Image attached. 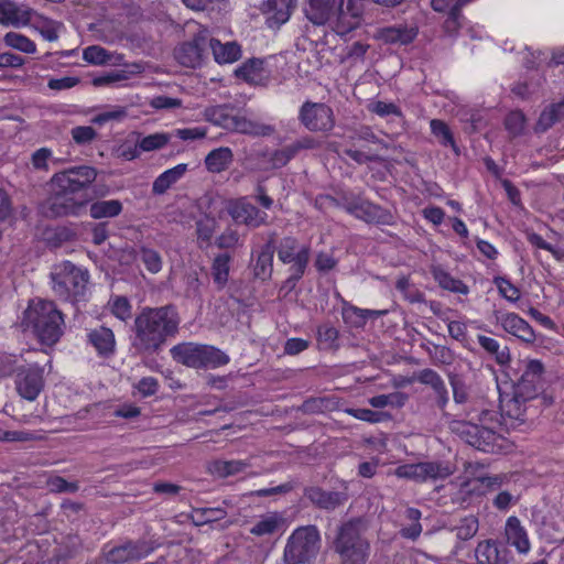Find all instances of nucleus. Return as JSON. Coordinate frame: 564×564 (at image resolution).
Listing matches in <instances>:
<instances>
[{
  "label": "nucleus",
  "mask_w": 564,
  "mask_h": 564,
  "mask_svg": "<svg viewBox=\"0 0 564 564\" xmlns=\"http://www.w3.org/2000/svg\"><path fill=\"white\" fill-rule=\"evenodd\" d=\"M477 564H505L506 560L501 555L495 541L486 540L478 543L475 550Z\"/></svg>",
  "instance_id": "37"
},
{
  "label": "nucleus",
  "mask_w": 564,
  "mask_h": 564,
  "mask_svg": "<svg viewBox=\"0 0 564 564\" xmlns=\"http://www.w3.org/2000/svg\"><path fill=\"white\" fill-rule=\"evenodd\" d=\"M187 171V164L181 163L161 173L152 184L154 194H164L173 184H175Z\"/></svg>",
  "instance_id": "36"
},
{
  "label": "nucleus",
  "mask_w": 564,
  "mask_h": 564,
  "mask_svg": "<svg viewBox=\"0 0 564 564\" xmlns=\"http://www.w3.org/2000/svg\"><path fill=\"white\" fill-rule=\"evenodd\" d=\"M35 11L14 0H0V25L22 28L30 24Z\"/></svg>",
  "instance_id": "19"
},
{
  "label": "nucleus",
  "mask_w": 564,
  "mask_h": 564,
  "mask_svg": "<svg viewBox=\"0 0 564 564\" xmlns=\"http://www.w3.org/2000/svg\"><path fill=\"white\" fill-rule=\"evenodd\" d=\"M225 517L226 511L220 508H202L194 511V522L196 525L219 521Z\"/></svg>",
  "instance_id": "55"
},
{
  "label": "nucleus",
  "mask_w": 564,
  "mask_h": 564,
  "mask_svg": "<svg viewBox=\"0 0 564 564\" xmlns=\"http://www.w3.org/2000/svg\"><path fill=\"white\" fill-rule=\"evenodd\" d=\"M525 402L514 393L513 398L501 406L502 424L506 426L510 425L511 427L522 424L525 421Z\"/></svg>",
  "instance_id": "33"
},
{
  "label": "nucleus",
  "mask_w": 564,
  "mask_h": 564,
  "mask_svg": "<svg viewBox=\"0 0 564 564\" xmlns=\"http://www.w3.org/2000/svg\"><path fill=\"white\" fill-rule=\"evenodd\" d=\"M558 121L560 120L556 116L555 109L551 105L541 112L539 120L535 124V131L545 132L547 129L553 127Z\"/></svg>",
  "instance_id": "64"
},
{
  "label": "nucleus",
  "mask_w": 564,
  "mask_h": 564,
  "mask_svg": "<svg viewBox=\"0 0 564 564\" xmlns=\"http://www.w3.org/2000/svg\"><path fill=\"white\" fill-rule=\"evenodd\" d=\"M361 21V10L354 0H348L346 7L343 4L335 9L330 20L327 21L334 32L340 36H345L352 30L357 29Z\"/></svg>",
  "instance_id": "17"
},
{
  "label": "nucleus",
  "mask_w": 564,
  "mask_h": 564,
  "mask_svg": "<svg viewBox=\"0 0 564 564\" xmlns=\"http://www.w3.org/2000/svg\"><path fill=\"white\" fill-rule=\"evenodd\" d=\"M417 28L405 24L381 28L376 33V39L384 44L408 45L417 36Z\"/></svg>",
  "instance_id": "25"
},
{
  "label": "nucleus",
  "mask_w": 564,
  "mask_h": 564,
  "mask_svg": "<svg viewBox=\"0 0 564 564\" xmlns=\"http://www.w3.org/2000/svg\"><path fill=\"white\" fill-rule=\"evenodd\" d=\"M357 137L359 140H364L367 142H371L375 144H378L382 150L386 151H392L394 153H402V148L400 145H397L392 142L379 139L371 128L369 127H362L358 133Z\"/></svg>",
  "instance_id": "51"
},
{
  "label": "nucleus",
  "mask_w": 564,
  "mask_h": 564,
  "mask_svg": "<svg viewBox=\"0 0 564 564\" xmlns=\"http://www.w3.org/2000/svg\"><path fill=\"white\" fill-rule=\"evenodd\" d=\"M138 258L150 273L155 274L162 270V257L156 250L142 246L138 250Z\"/></svg>",
  "instance_id": "48"
},
{
  "label": "nucleus",
  "mask_w": 564,
  "mask_h": 564,
  "mask_svg": "<svg viewBox=\"0 0 564 564\" xmlns=\"http://www.w3.org/2000/svg\"><path fill=\"white\" fill-rule=\"evenodd\" d=\"M544 366L541 361L533 359L527 362L525 368L518 380L514 393L522 398V401H529L538 397L543 390Z\"/></svg>",
  "instance_id": "14"
},
{
  "label": "nucleus",
  "mask_w": 564,
  "mask_h": 564,
  "mask_svg": "<svg viewBox=\"0 0 564 564\" xmlns=\"http://www.w3.org/2000/svg\"><path fill=\"white\" fill-rule=\"evenodd\" d=\"M297 119L311 132H329L335 127L334 111L324 102L305 101L299 110Z\"/></svg>",
  "instance_id": "12"
},
{
  "label": "nucleus",
  "mask_w": 564,
  "mask_h": 564,
  "mask_svg": "<svg viewBox=\"0 0 564 564\" xmlns=\"http://www.w3.org/2000/svg\"><path fill=\"white\" fill-rule=\"evenodd\" d=\"M525 116L520 110L511 111L505 120V127L512 137L521 135L525 129Z\"/></svg>",
  "instance_id": "54"
},
{
  "label": "nucleus",
  "mask_w": 564,
  "mask_h": 564,
  "mask_svg": "<svg viewBox=\"0 0 564 564\" xmlns=\"http://www.w3.org/2000/svg\"><path fill=\"white\" fill-rule=\"evenodd\" d=\"M70 135L76 144L86 145L97 138V131L90 126H77L70 130Z\"/></svg>",
  "instance_id": "59"
},
{
  "label": "nucleus",
  "mask_w": 564,
  "mask_h": 564,
  "mask_svg": "<svg viewBox=\"0 0 564 564\" xmlns=\"http://www.w3.org/2000/svg\"><path fill=\"white\" fill-rule=\"evenodd\" d=\"M98 172L94 166L79 165L55 173L51 178L53 188L78 194L86 191L96 181Z\"/></svg>",
  "instance_id": "11"
},
{
  "label": "nucleus",
  "mask_w": 564,
  "mask_h": 564,
  "mask_svg": "<svg viewBox=\"0 0 564 564\" xmlns=\"http://www.w3.org/2000/svg\"><path fill=\"white\" fill-rule=\"evenodd\" d=\"M278 259L284 264H291V275L285 283L293 288L305 273L310 262L311 248L307 245H301L293 236H286L281 239L278 246Z\"/></svg>",
  "instance_id": "9"
},
{
  "label": "nucleus",
  "mask_w": 564,
  "mask_h": 564,
  "mask_svg": "<svg viewBox=\"0 0 564 564\" xmlns=\"http://www.w3.org/2000/svg\"><path fill=\"white\" fill-rule=\"evenodd\" d=\"M321 549V534L316 525L295 529L284 547L285 564H310Z\"/></svg>",
  "instance_id": "6"
},
{
  "label": "nucleus",
  "mask_w": 564,
  "mask_h": 564,
  "mask_svg": "<svg viewBox=\"0 0 564 564\" xmlns=\"http://www.w3.org/2000/svg\"><path fill=\"white\" fill-rule=\"evenodd\" d=\"M275 131L274 127L262 122L258 118L249 116L247 111L236 112L231 132L251 137H269Z\"/></svg>",
  "instance_id": "24"
},
{
  "label": "nucleus",
  "mask_w": 564,
  "mask_h": 564,
  "mask_svg": "<svg viewBox=\"0 0 564 564\" xmlns=\"http://www.w3.org/2000/svg\"><path fill=\"white\" fill-rule=\"evenodd\" d=\"M139 132H132L124 141H122L115 150V154L126 161H132L141 155L139 147Z\"/></svg>",
  "instance_id": "43"
},
{
  "label": "nucleus",
  "mask_w": 564,
  "mask_h": 564,
  "mask_svg": "<svg viewBox=\"0 0 564 564\" xmlns=\"http://www.w3.org/2000/svg\"><path fill=\"white\" fill-rule=\"evenodd\" d=\"M338 205L349 215L367 224L389 226L394 223V217L390 210L351 192L345 193L341 203Z\"/></svg>",
  "instance_id": "8"
},
{
  "label": "nucleus",
  "mask_w": 564,
  "mask_h": 564,
  "mask_svg": "<svg viewBox=\"0 0 564 564\" xmlns=\"http://www.w3.org/2000/svg\"><path fill=\"white\" fill-rule=\"evenodd\" d=\"M419 382L430 386L436 395V404L443 410L448 403V392L442 377L433 369H423L417 376Z\"/></svg>",
  "instance_id": "31"
},
{
  "label": "nucleus",
  "mask_w": 564,
  "mask_h": 564,
  "mask_svg": "<svg viewBox=\"0 0 564 564\" xmlns=\"http://www.w3.org/2000/svg\"><path fill=\"white\" fill-rule=\"evenodd\" d=\"M238 78L251 85L265 86L270 80V70L264 67V61L250 58L235 70Z\"/></svg>",
  "instance_id": "26"
},
{
  "label": "nucleus",
  "mask_w": 564,
  "mask_h": 564,
  "mask_svg": "<svg viewBox=\"0 0 564 564\" xmlns=\"http://www.w3.org/2000/svg\"><path fill=\"white\" fill-rule=\"evenodd\" d=\"M234 161L232 150L228 147H220L212 150L205 158L206 170L210 173L226 171Z\"/></svg>",
  "instance_id": "35"
},
{
  "label": "nucleus",
  "mask_w": 564,
  "mask_h": 564,
  "mask_svg": "<svg viewBox=\"0 0 564 564\" xmlns=\"http://www.w3.org/2000/svg\"><path fill=\"white\" fill-rule=\"evenodd\" d=\"M297 6V0H267L263 4L265 24L270 29H280L285 24Z\"/></svg>",
  "instance_id": "21"
},
{
  "label": "nucleus",
  "mask_w": 564,
  "mask_h": 564,
  "mask_svg": "<svg viewBox=\"0 0 564 564\" xmlns=\"http://www.w3.org/2000/svg\"><path fill=\"white\" fill-rule=\"evenodd\" d=\"M111 313L121 321H127L131 317V304L124 296H116L110 302Z\"/></svg>",
  "instance_id": "60"
},
{
  "label": "nucleus",
  "mask_w": 564,
  "mask_h": 564,
  "mask_svg": "<svg viewBox=\"0 0 564 564\" xmlns=\"http://www.w3.org/2000/svg\"><path fill=\"white\" fill-rule=\"evenodd\" d=\"M280 519L276 514L262 517L251 529L250 533L257 536L272 534L276 531Z\"/></svg>",
  "instance_id": "52"
},
{
  "label": "nucleus",
  "mask_w": 564,
  "mask_h": 564,
  "mask_svg": "<svg viewBox=\"0 0 564 564\" xmlns=\"http://www.w3.org/2000/svg\"><path fill=\"white\" fill-rule=\"evenodd\" d=\"M34 15L36 17V20L32 24V28L37 31L46 41H56L58 39V31L62 26V23L40 15L36 12Z\"/></svg>",
  "instance_id": "46"
},
{
  "label": "nucleus",
  "mask_w": 564,
  "mask_h": 564,
  "mask_svg": "<svg viewBox=\"0 0 564 564\" xmlns=\"http://www.w3.org/2000/svg\"><path fill=\"white\" fill-rule=\"evenodd\" d=\"M87 341L95 348L97 355L100 357H109L115 352V334L108 327L100 326L89 330Z\"/></svg>",
  "instance_id": "28"
},
{
  "label": "nucleus",
  "mask_w": 564,
  "mask_h": 564,
  "mask_svg": "<svg viewBox=\"0 0 564 564\" xmlns=\"http://www.w3.org/2000/svg\"><path fill=\"white\" fill-rule=\"evenodd\" d=\"M430 127L433 135L438 140L441 145L451 147L456 154L459 153L454 135L449 127L443 120L432 119Z\"/></svg>",
  "instance_id": "45"
},
{
  "label": "nucleus",
  "mask_w": 564,
  "mask_h": 564,
  "mask_svg": "<svg viewBox=\"0 0 564 564\" xmlns=\"http://www.w3.org/2000/svg\"><path fill=\"white\" fill-rule=\"evenodd\" d=\"M334 550L341 564H366L370 554V543L362 534L360 520L343 523L334 540Z\"/></svg>",
  "instance_id": "4"
},
{
  "label": "nucleus",
  "mask_w": 564,
  "mask_h": 564,
  "mask_svg": "<svg viewBox=\"0 0 564 564\" xmlns=\"http://www.w3.org/2000/svg\"><path fill=\"white\" fill-rule=\"evenodd\" d=\"M173 138L181 139L183 141H193L198 139H204L207 135V128L205 127H193V128H183V129H174L170 132Z\"/></svg>",
  "instance_id": "61"
},
{
  "label": "nucleus",
  "mask_w": 564,
  "mask_h": 564,
  "mask_svg": "<svg viewBox=\"0 0 564 564\" xmlns=\"http://www.w3.org/2000/svg\"><path fill=\"white\" fill-rule=\"evenodd\" d=\"M234 110V106L224 104L207 107L203 115L206 121L231 132L236 115Z\"/></svg>",
  "instance_id": "30"
},
{
  "label": "nucleus",
  "mask_w": 564,
  "mask_h": 564,
  "mask_svg": "<svg viewBox=\"0 0 564 564\" xmlns=\"http://www.w3.org/2000/svg\"><path fill=\"white\" fill-rule=\"evenodd\" d=\"M394 475L399 478L422 482L427 479L446 477L448 473L436 462H422L417 464L401 465L395 468Z\"/></svg>",
  "instance_id": "18"
},
{
  "label": "nucleus",
  "mask_w": 564,
  "mask_h": 564,
  "mask_svg": "<svg viewBox=\"0 0 564 564\" xmlns=\"http://www.w3.org/2000/svg\"><path fill=\"white\" fill-rule=\"evenodd\" d=\"M231 256L227 252L217 254L212 262V276L217 288L224 289L229 280Z\"/></svg>",
  "instance_id": "38"
},
{
  "label": "nucleus",
  "mask_w": 564,
  "mask_h": 564,
  "mask_svg": "<svg viewBox=\"0 0 564 564\" xmlns=\"http://www.w3.org/2000/svg\"><path fill=\"white\" fill-rule=\"evenodd\" d=\"M430 272L440 288L458 294H468L469 288L462 280L452 276L443 265L433 263Z\"/></svg>",
  "instance_id": "32"
},
{
  "label": "nucleus",
  "mask_w": 564,
  "mask_h": 564,
  "mask_svg": "<svg viewBox=\"0 0 564 564\" xmlns=\"http://www.w3.org/2000/svg\"><path fill=\"white\" fill-rule=\"evenodd\" d=\"M180 323L173 305L144 307L134 318L131 346L140 355H159L167 338L177 334Z\"/></svg>",
  "instance_id": "1"
},
{
  "label": "nucleus",
  "mask_w": 564,
  "mask_h": 564,
  "mask_svg": "<svg viewBox=\"0 0 564 564\" xmlns=\"http://www.w3.org/2000/svg\"><path fill=\"white\" fill-rule=\"evenodd\" d=\"M215 245L219 249L228 250L242 246V241L237 230L226 228L218 237H216Z\"/></svg>",
  "instance_id": "57"
},
{
  "label": "nucleus",
  "mask_w": 564,
  "mask_h": 564,
  "mask_svg": "<svg viewBox=\"0 0 564 564\" xmlns=\"http://www.w3.org/2000/svg\"><path fill=\"white\" fill-rule=\"evenodd\" d=\"M249 463L240 459L223 460L217 459L209 464V471L221 478L234 476L245 471L249 467Z\"/></svg>",
  "instance_id": "39"
},
{
  "label": "nucleus",
  "mask_w": 564,
  "mask_h": 564,
  "mask_svg": "<svg viewBox=\"0 0 564 564\" xmlns=\"http://www.w3.org/2000/svg\"><path fill=\"white\" fill-rule=\"evenodd\" d=\"M477 340L480 347L492 356L500 366L507 365L510 361L509 348L507 346L501 348L499 341L495 338L478 335Z\"/></svg>",
  "instance_id": "40"
},
{
  "label": "nucleus",
  "mask_w": 564,
  "mask_h": 564,
  "mask_svg": "<svg viewBox=\"0 0 564 564\" xmlns=\"http://www.w3.org/2000/svg\"><path fill=\"white\" fill-rule=\"evenodd\" d=\"M24 315L26 324L33 328L42 344L52 346L62 337L65 325L64 316L54 302L33 300Z\"/></svg>",
  "instance_id": "3"
},
{
  "label": "nucleus",
  "mask_w": 564,
  "mask_h": 564,
  "mask_svg": "<svg viewBox=\"0 0 564 564\" xmlns=\"http://www.w3.org/2000/svg\"><path fill=\"white\" fill-rule=\"evenodd\" d=\"M273 253L274 250L270 242L262 247L253 269L257 278L267 280L271 276L273 270Z\"/></svg>",
  "instance_id": "41"
},
{
  "label": "nucleus",
  "mask_w": 564,
  "mask_h": 564,
  "mask_svg": "<svg viewBox=\"0 0 564 564\" xmlns=\"http://www.w3.org/2000/svg\"><path fill=\"white\" fill-rule=\"evenodd\" d=\"M153 543L145 540L127 541L123 544L105 551V558L109 564H123L130 561H140L154 551Z\"/></svg>",
  "instance_id": "15"
},
{
  "label": "nucleus",
  "mask_w": 564,
  "mask_h": 564,
  "mask_svg": "<svg viewBox=\"0 0 564 564\" xmlns=\"http://www.w3.org/2000/svg\"><path fill=\"white\" fill-rule=\"evenodd\" d=\"M209 47L215 61L219 64H230L241 57V47L237 42L221 43L216 39H210Z\"/></svg>",
  "instance_id": "34"
},
{
  "label": "nucleus",
  "mask_w": 564,
  "mask_h": 564,
  "mask_svg": "<svg viewBox=\"0 0 564 564\" xmlns=\"http://www.w3.org/2000/svg\"><path fill=\"white\" fill-rule=\"evenodd\" d=\"M83 59L89 64L104 65L110 61V54L101 46L91 45L83 51Z\"/></svg>",
  "instance_id": "58"
},
{
  "label": "nucleus",
  "mask_w": 564,
  "mask_h": 564,
  "mask_svg": "<svg viewBox=\"0 0 564 564\" xmlns=\"http://www.w3.org/2000/svg\"><path fill=\"white\" fill-rule=\"evenodd\" d=\"M228 214L235 223L249 228H259L268 223V214L251 204L247 197L230 202Z\"/></svg>",
  "instance_id": "16"
},
{
  "label": "nucleus",
  "mask_w": 564,
  "mask_h": 564,
  "mask_svg": "<svg viewBox=\"0 0 564 564\" xmlns=\"http://www.w3.org/2000/svg\"><path fill=\"white\" fill-rule=\"evenodd\" d=\"M14 383L20 397L34 401L44 388L43 368L37 365L18 367Z\"/></svg>",
  "instance_id": "13"
},
{
  "label": "nucleus",
  "mask_w": 564,
  "mask_h": 564,
  "mask_svg": "<svg viewBox=\"0 0 564 564\" xmlns=\"http://www.w3.org/2000/svg\"><path fill=\"white\" fill-rule=\"evenodd\" d=\"M499 293L509 302H517L520 299V291L508 279L498 276L495 279Z\"/></svg>",
  "instance_id": "63"
},
{
  "label": "nucleus",
  "mask_w": 564,
  "mask_h": 564,
  "mask_svg": "<svg viewBox=\"0 0 564 564\" xmlns=\"http://www.w3.org/2000/svg\"><path fill=\"white\" fill-rule=\"evenodd\" d=\"M172 140L170 132H155L145 137L140 134L139 147L141 152H151L163 149Z\"/></svg>",
  "instance_id": "47"
},
{
  "label": "nucleus",
  "mask_w": 564,
  "mask_h": 564,
  "mask_svg": "<svg viewBox=\"0 0 564 564\" xmlns=\"http://www.w3.org/2000/svg\"><path fill=\"white\" fill-rule=\"evenodd\" d=\"M381 314H382V312L362 310V308H358L356 306H350V307L344 310L343 317L346 323H350L351 325H354L356 327H360V326L365 325L366 321L369 317L379 316Z\"/></svg>",
  "instance_id": "49"
},
{
  "label": "nucleus",
  "mask_w": 564,
  "mask_h": 564,
  "mask_svg": "<svg viewBox=\"0 0 564 564\" xmlns=\"http://www.w3.org/2000/svg\"><path fill=\"white\" fill-rule=\"evenodd\" d=\"M369 111L380 116V117H388V116H397L402 117V111L400 107H398L394 102H386L381 100H377L371 102L368 106Z\"/></svg>",
  "instance_id": "62"
},
{
  "label": "nucleus",
  "mask_w": 564,
  "mask_h": 564,
  "mask_svg": "<svg viewBox=\"0 0 564 564\" xmlns=\"http://www.w3.org/2000/svg\"><path fill=\"white\" fill-rule=\"evenodd\" d=\"M86 195L68 194L53 188L51 196L42 204V214L46 217H78L86 212Z\"/></svg>",
  "instance_id": "10"
},
{
  "label": "nucleus",
  "mask_w": 564,
  "mask_h": 564,
  "mask_svg": "<svg viewBox=\"0 0 564 564\" xmlns=\"http://www.w3.org/2000/svg\"><path fill=\"white\" fill-rule=\"evenodd\" d=\"M207 45V35L204 32L198 33L189 41L182 43L174 51L175 59L183 66L195 68L202 62L203 52Z\"/></svg>",
  "instance_id": "20"
},
{
  "label": "nucleus",
  "mask_w": 564,
  "mask_h": 564,
  "mask_svg": "<svg viewBox=\"0 0 564 564\" xmlns=\"http://www.w3.org/2000/svg\"><path fill=\"white\" fill-rule=\"evenodd\" d=\"M340 4H344V0H308L304 13L314 25H324Z\"/></svg>",
  "instance_id": "27"
},
{
  "label": "nucleus",
  "mask_w": 564,
  "mask_h": 564,
  "mask_svg": "<svg viewBox=\"0 0 564 564\" xmlns=\"http://www.w3.org/2000/svg\"><path fill=\"white\" fill-rule=\"evenodd\" d=\"M54 293L63 301L77 303L85 300L89 272L69 261L54 267L51 272Z\"/></svg>",
  "instance_id": "5"
},
{
  "label": "nucleus",
  "mask_w": 564,
  "mask_h": 564,
  "mask_svg": "<svg viewBox=\"0 0 564 564\" xmlns=\"http://www.w3.org/2000/svg\"><path fill=\"white\" fill-rule=\"evenodd\" d=\"M304 497L316 508L327 511L335 510L348 500L346 491H327L318 486L306 487Z\"/></svg>",
  "instance_id": "22"
},
{
  "label": "nucleus",
  "mask_w": 564,
  "mask_h": 564,
  "mask_svg": "<svg viewBox=\"0 0 564 564\" xmlns=\"http://www.w3.org/2000/svg\"><path fill=\"white\" fill-rule=\"evenodd\" d=\"M122 212V204L118 199L98 200L90 205L89 213L94 219L112 218Z\"/></svg>",
  "instance_id": "42"
},
{
  "label": "nucleus",
  "mask_w": 564,
  "mask_h": 564,
  "mask_svg": "<svg viewBox=\"0 0 564 564\" xmlns=\"http://www.w3.org/2000/svg\"><path fill=\"white\" fill-rule=\"evenodd\" d=\"M505 534L509 544L514 546L519 553H528L531 545L527 531L520 520L512 516L507 519Z\"/></svg>",
  "instance_id": "29"
},
{
  "label": "nucleus",
  "mask_w": 564,
  "mask_h": 564,
  "mask_svg": "<svg viewBox=\"0 0 564 564\" xmlns=\"http://www.w3.org/2000/svg\"><path fill=\"white\" fill-rule=\"evenodd\" d=\"M496 413L482 410L474 423L466 420H454L451 430L470 446L487 453H497L505 448V437L501 434V423Z\"/></svg>",
  "instance_id": "2"
},
{
  "label": "nucleus",
  "mask_w": 564,
  "mask_h": 564,
  "mask_svg": "<svg viewBox=\"0 0 564 564\" xmlns=\"http://www.w3.org/2000/svg\"><path fill=\"white\" fill-rule=\"evenodd\" d=\"M478 527L479 523L476 517H466L455 527L456 536L462 541H467L477 533Z\"/></svg>",
  "instance_id": "56"
},
{
  "label": "nucleus",
  "mask_w": 564,
  "mask_h": 564,
  "mask_svg": "<svg viewBox=\"0 0 564 564\" xmlns=\"http://www.w3.org/2000/svg\"><path fill=\"white\" fill-rule=\"evenodd\" d=\"M6 46L20 51L25 54H34L36 52V44L30 37L18 32H8L3 36Z\"/></svg>",
  "instance_id": "44"
},
{
  "label": "nucleus",
  "mask_w": 564,
  "mask_h": 564,
  "mask_svg": "<svg viewBox=\"0 0 564 564\" xmlns=\"http://www.w3.org/2000/svg\"><path fill=\"white\" fill-rule=\"evenodd\" d=\"M217 221L212 217H204L196 221V235L197 241L202 243L210 245L212 238L216 231Z\"/></svg>",
  "instance_id": "50"
},
{
  "label": "nucleus",
  "mask_w": 564,
  "mask_h": 564,
  "mask_svg": "<svg viewBox=\"0 0 564 564\" xmlns=\"http://www.w3.org/2000/svg\"><path fill=\"white\" fill-rule=\"evenodd\" d=\"M496 321L509 334L520 340L531 344L535 340V334L530 324L516 313H495Z\"/></svg>",
  "instance_id": "23"
},
{
  "label": "nucleus",
  "mask_w": 564,
  "mask_h": 564,
  "mask_svg": "<svg viewBox=\"0 0 564 564\" xmlns=\"http://www.w3.org/2000/svg\"><path fill=\"white\" fill-rule=\"evenodd\" d=\"M172 358L192 368H217L229 362V357L220 349L194 343H182L170 350Z\"/></svg>",
  "instance_id": "7"
},
{
  "label": "nucleus",
  "mask_w": 564,
  "mask_h": 564,
  "mask_svg": "<svg viewBox=\"0 0 564 564\" xmlns=\"http://www.w3.org/2000/svg\"><path fill=\"white\" fill-rule=\"evenodd\" d=\"M527 240L532 246L549 251L557 261L564 262V248L553 246L535 232H527Z\"/></svg>",
  "instance_id": "53"
}]
</instances>
